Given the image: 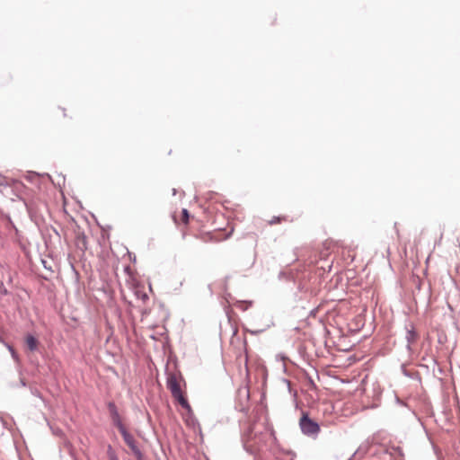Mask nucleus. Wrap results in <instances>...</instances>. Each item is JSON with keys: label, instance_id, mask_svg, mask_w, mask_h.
Here are the masks:
<instances>
[{"label": "nucleus", "instance_id": "obj_12", "mask_svg": "<svg viewBox=\"0 0 460 460\" xmlns=\"http://www.w3.org/2000/svg\"><path fill=\"white\" fill-rule=\"evenodd\" d=\"M136 456L137 460H144V455L139 449V447L132 452Z\"/></svg>", "mask_w": 460, "mask_h": 460}, {"label": "nucleus", "instance_id": "obj_7", "mask_svg": "<svg viewBox=\"0 0 460 460\" xmlns=\"http://www.w3.org/2000/svg\"><path fill=\"white\" fill-rule=\"evenodd\" d=\"M4 345L6 346V348L8 349V350L10 351L11 355H12V358L18 361L19 358H18V354L16 353V351L14 350V349L13 348V346H11L10 344L8 343H4Z\"/></svg>", "mask_w": 460, "mask_h": 460}, {"label": "nucleus", "instance_id": "obj_10", "mask_svg": "<svg viewBox=\"0 0 460 460\" xmlns=\"http://www.w3.org/2000/svg\"><path fill=\"white\" fill-rule=\"evenodd\" d=\"M107 456H108L109 459L118 456L115 450L112 448V447L111 445H109L107 447Z\"/></svg>", "mask_w": 460, "mask_h": 460}, {"label": "nucleus", "instance_id": "obj_14", "mask_svg": "<svg viewBox=\"0 0 460 460\" xmlns=\"http://www.w3.org/2000/svg\"><path fill=\"white\" fill-rule=\"evenodd\" d=\"M366 454V451H361L360 448H358L352 456V457L349 459L351 460L353 457H355L356 456H359L360 457H362L364 455Z\"/></svg>", "mask_w": 460, "mask_h": 460}, {"label": "nucleus", "instance_id": "obj_4", "mask_svg": "<svg viewBox=\"0 0 460 460\" xmlns=\"http://www.w3.org/2000/svg\"><path fill=\"white\" fill-rule=\"evenodd\" d=\"M417 338H418V333L415 330V327L413 325V323H410L406 325V335H405V339L407 341V348L410 349H411V345L413 344L416 341H417Z\"/></svg>", "mask_w": 460, "mask_h": 460}, {"label": "nucleus", "instance_id": "obj_5", "mask_svg": "<svg viewBox=\"0 0 460 460\" xmlns=\"http://www.w3.org/2000/svg\"><path fill=\"white\" fill-rule=\"evenodd\" d=\"M120 434H121L125 443L128 446V447L131 449L132 452L138 448L134 437L127 430V429L121 430Z\"/></svg>", "mask_w": 460, "mask_h": 460}, {"label": "nucleus", "instance_id": "obj_8", "mask_svg": "<svg viewBox=\"0 0 460 460\" xmlns=\"http://www.w3.org/2000/svg\"><path fill=\"white\" fill-rule=\"evenodd\" d=\"M136 295L137 298L142 300L144 303L149 299V296L146 292L136 291Z\"/></svg>", "mask_w": 460, "mask_h": 460}, {"label": "nucleus", "instance_id": "obj_16", "mask_svg": "<svg viewBox=\"0 0 460 460\" xmlns=\"http://www.w3.org/2000/svg\"><path fill=\"white\" fill-rule=\"evenodd\" d=\"M124 271L127 273V274H130L131 273V269H130V266H126L124 268Z\"/></svg>", "mask_w": 460, "mask_h": 460}, {"label": "nucleus", "instance_id": "obj_17", "mask_svg": "<svg viewBox=\"0 0 460 460\" xmlns=\"http://www.w3.org/2000/svg\"><path fill=\"white\" fill-rule=\"evenodd\" d=\"M109 460H119V456H116V457L110 458Z\"/></svg>", "mask_w": 460, "mask_h": 460}, {"label": "nucleus", "instance_id": "obj_13", "mask_svg": "<svg viewBox=\"0 0 460 460\" xmlns=\"http://www.w3.org/2000/svg\"><path fill=\"white\" fill-rule=\"evenodd\" d=\"M136 456L137 460H144V455L139 449V447L132 452Z\"/></svg>", "mask_w": 460, "mask_h": 460}, {"label": "nucleus", "instance_id": "obj_3", "mask_svg": "<svg viewBox=\"0 0 460 460\" xmlns=\"http://www.w3.org/2000/svg\"><path fill=\"white\" fill-rule=\"evenodd\" d=\"M107 407L114 426H116L119 429V432L125 429L126 427L121 421V418L119 416L116 404L113 402H109L107 403Z\"/></svg>", "mask_w": 460, "mask_h": 460}, {"label": "nucleus", "instance_id": "obj_15", "mask_svg": "<svg viewBox=\"0 0 460 460\" xmlns=\"http://www.w3.org/2000/svg\"><path fill=\"white\" fill-rule=\"evenodd\" d=\"M0 294H2L4 296L7 295V289L5 288V287L2 281L0 282Z\"/></svg>", "mask_w": 460, "mask_h": 460}, {"label": "nucleus", "instance_id": "obj_11", "mask_svg": "<svg viewBox=\"0 0 460 460\" xmlns=\"http://www.w3.org/2000/svg\"><path fill=\"white\" fill-rule=\"evenodd\" d=\"M181 215H182V222H183L184 224H188V222H189V217H190V215H189V211H188L186 208H183V209L181 210Z\"/></svg>", "mask_w": 460, "mask_h": 460}, {"label": "nucleus", "instance_id": "obj_2", "mask_svg": "<svg viewBox=\"0 0 460 460\" xmlns=\"http://www.w3.org/2000/svg\"><path fill=\"white\" fill-rule=\"evenodd\" d=\"M299 427L304 435L315 438L320 433L319 424L309 418L307 413H303L299 420Z\"/></svg>", "mask_w": 460, "mask_h": 460}, {"label": "nucleus", "instance_id": "obj_9", "mask_svg": "<svg viewBox=\"0 0 460 460\" xmlns=\"http://www.w3.org/2000/svg\"><path fill=\"white\" fill-rule=\"evenodd\" d=\"M286 219V217H273L269 223L270 225L279 224Z\"/></svg>", "mask_w": 460, "mask_h": 460}, {"label": "nucleus", "instance_id": "obj_1", "mask_svg": "<svg viewBox=\"0 0 460 460\" xmlns=\"http://www.w3.org/2000/svg\"><path fill=\"white\" fill-rule=\"evenodd\" d=\"M167 388L170 390L172 396L181 404L182 408L191 412V407L184 397L178 378L175 374H169L166 381Z\"/></svg>", "mask_w": 460, "mask_h": 460}, {"label": "nucleus", "instance_id": "obj_6", "mask_svg": "<svg viewBox=\"0 0 460 460\" xmlns=\"http://www.w3.org/2000/svg\"><path fill=\"white\" fill-rule=\"evenodd\" d=\"M26 345L31 351H35L38 349V340L32 335L28 334L25 339Z\"/></svg>", "mask_w": 460, "mask_h": 460}]
</instances>
